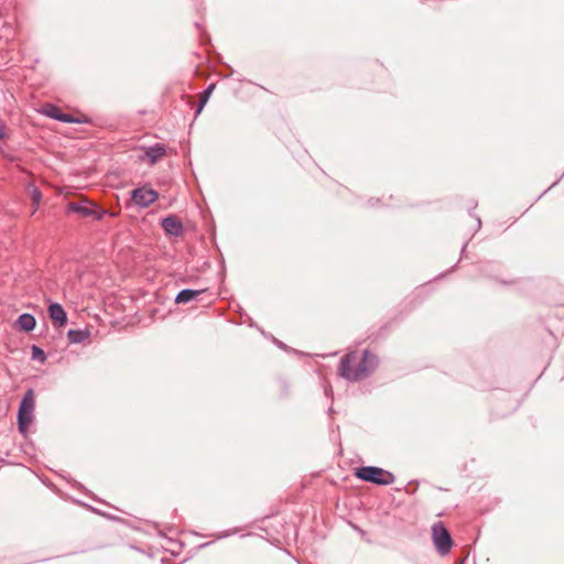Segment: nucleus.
<instances>
[{
  "mask_svg": "<svg viewBox=\"0 0 564 564\" xmlns=\"http://www.w3.org/2000/svg\"><path fill=\"white\" fill-rule=\"evenodd\" d=\"M377 357L368 350L361 355L354 351L341 359L338 371L343 378L357 381L367 377L377 367Z\"/></svg>",
  "mask_w": 564,
  "mask_h": 564,
  "instance_id": "obj_1",
  "label": "nucleus"
},
{
  "mask_svg": "<svg viewBox=\"0 0 564 564\" xmlns=\"http://www.w3.org/2000/svg\"><path fill=\"white\" fill-rule=\"evenodd\" d=\"M35 409V399L33 390H28L23 395L18 411V427L22 434H25L33 422Z\"/></svg>",
  "mask_w": 564,
  "mask_h": 564,
  "instance_id": "obj_2",
  "label": "nucleus"
},
{
  "mask_svg": "<svg viewBox=\"0 0 564 564\" xmlns=\"http://www.w3.org/2000/svg\"><path fill=\"white\" fill-rule=\"evenodd\" d=\"M355 475L364 481L376 485H391L394 481V476L391 473L373 466L357 468Z\"/></svg>",
  "mask_w": 564,
  "mask_h": 564,
  "instance_id": "obj_3",
  "label": "nucleus"
},
{
  "mask_svg": "<svg viewBox=\"0 0 564 564\" xmlns=\"http://www.w3.org/2000/svg\"><path fill=\"white\" fill-rule=\"evenodd\" d=\"M68 212L76 213L82 217H89L94 220H100L107 214V210L99 208L97 205L88 199H82L78 202H70L67 205Z\"/></svg>",
  "mask_w": 564,
  "mask_h": 564,
  "instance_id": "obj_4",
  "label": "nucleus"
},
{
  "mask_svg": "<svg viewBox=\"0 0 564 564\" xmlns=\"http://www.w3.org/2000/svg\"><path fill=\"white\" fill-rule=\"evenodd\" d=\"M432 538L436 550L441 554H447L452 547V538L447 529L442 522H437L432 527Z\"/></svg>",
  "mask_w": 564,
  "mask_h": 564,
  "instance_id": "obj_5",
  "label": "nucleus"
},
{
  "mask_svg": "<svg viewBox=\"0 0 564 564\" xmlns=\"http://www.w3.org/2000/svg\"><path fill=\"white\" fill-rule=\"evenodd\" d=\"M132 200L140 207H149L159 198V193L150 187L142 186L131 193Z\"/></svg>",
  "mask_w": 564,
  "mask_h": 564,
  "instance_id": "obj_6",
  "label": "nucleus"
},
{
  "mask_svg": "<svg viewBox=\"0 0 564 564\" xmlns=\"http://www.w3.org/2000/svg\"><path fill=\"white\" fill-rule=\"evenodd\" d=\"M162 228L166 235L174 237L182 236L184 231L182 221L174 215H170L162 219Z\"/></svg>",
  "mask_w": 564,
  "mask_h": 564,
  "instance_id": "obj_7",
  "label": "nucleus"
},
{
  "mask_svg": "<svg viewBox=\"0 0 564 564\" xmlns=\"http://www.w3.org/2000/svg\"><path fill=\"white\" fill-rule=\"evenodd\" d=\"M48 314L52 322L58 327L64 326L67 322L66 312L64 311L63 306L58 303H52L48 306Z\"/></svg>",
  "mask_w": 564,
  "mask_h": 564,
  "instance_id": "obj_8",
  "label": "nucleus"
},
{
  "mask_svg": "<svg viewBox=\"0 0 564 564\" xmlns=\"http://www.w3.org/2000/svg\"><path fill=\"white\" fill-rule=\"evenodd\" d=\"M44 113L62 122H80L79 119H76L70 115L63 113L57 107L54 106H47L44 109Z\"/></svg>",
  "mask_w": 564,
  "mask_h": 564,
  "instance_id": "obj_9",
  "label": "nucleus"
},
{
  "mask_svg": "<svg viewBox=\"0 0 564 564\" xmlns=\"http://www.w3.org/2000/svg\"><path fill=\"white\" fill-rule=\"evenodd\" d=\"M165 147L162 144H155L154 147H150L144 152V159L148 160L150 164H155L160 159L165 155Z\"/></svg>",
  "mask_w": 564,
  "mask_h": 564,
  "instance_id": "obj_10",
  "label": "nucleus"
},
{
  "mask_svg": "<svg viewBox=\"0 0 564 564\" xmlns=\"http://www.w3.org/2000/svg\"><path fill=\"white\" fill-rule=\"evenodd\" d=\"M36 321L33 315L24 313L17 319V326L24 332H31L35 328Z\"/></svg>",
  "mask_w": 564,
  "mask_h": 564,
  "instance_id": "obj_11",
  "label": "nucleus"
},
{
  "mask_svg": "<svg viewBox=\"0 0 564 564\" xmlns=\"http://www.w3.org/2000/svg\"><path fill=\"white\" fill-rule=\"evenodd\" d=\"M202 293H203V290L185 289V290H182L181 292H178V294L176 295L175 302L177 304H185V303L196 300L198 297V295Z\"/></svg>",
  "mask_w": 564,
  "mask_h": 564,
  "instance_id": "obj_12",
  "label": "nucleus"
},
{
  "mask_svg": "<svg viewBox=\"0 0 564 564\" xmlns=\"http://www.w3.org/2000/svg\"><path fill=\"white\" fill-rule=\"evenodd\" d=\"M89 336V333L87 330H80V329H69L67 333V338L73 344H79L83 343L85 339H87Z\"/></svg>",
  "mask_w": 564,
  "mask_h": 564,
  "instance_id": "obj_13",
  "label": "nucleus"
},
{
  "mask_svg": "<svg viewBox=\"0 0 564 564\" xmlns=\"http://www.w3.org/2000/svg\"><path fill=\"white\" fill-rule=\"evenodd\" d=\"M28 191H29V193L31 195V199H32V203H33L32 214H34L36 212L40 203H41L42 194L39 191V188L35 187L34 185H29Z\"/></svg>",
  "mask_w": 564,
  "mask_h": 564,
  "instance_id": "obj_14",
  "label": "nucleus"
},
{
  "mask_svg": "<svg viewBox=\"0 0 564 564\" xmlns=\"http://www.w3.org/2000/svg\"><path fill=\"white\" fill-rule=\"evenodd\" d=\"M214 88H215V85H214V84H212V85H209V86L204 90V93H203V95H202V97H200V100H199L198 108H197V110H196V115H198V113L203 110V108H204L205 104L207 102V100H208V98H209L210 94L213 93Z\"/></svg>",
  "mask_w": 564,
  "mask_h": 564,
  "instance_id": "obj_15",
  "label": "nucleus"
},
{
  "mask_svg": "<svg viewBox=\"0 0 564 564\" xmlns=\"http://www.w3.org/2000/svg\"><path fill=\"white\" fill-rule=\"evenodd\" d=\"M32 359L44 362L46 360V356L40 347L34 345L32 346Z\"/></svg>",
  "mask_w": 564,
  "mask_h": 564,
  "instance_id": "obj_16",
  "label": "nucleus"
},
{
  "mask_svg": "<svg viewBox=\"0 0 564 564\" xmlns=\"http://www.w3.org/2000/svg\"><path fill=\"white\" fill-rule=\"evenodd\" d=\"M4 126L0 124V140H2L6 137Z\"/></svg>",
  "mask_w": 564,
  "mask_h": 564,
  "instance_id": "obj_17",
  "label": "nucleus"
}]
</instances>
